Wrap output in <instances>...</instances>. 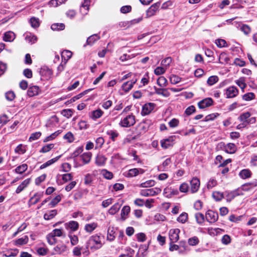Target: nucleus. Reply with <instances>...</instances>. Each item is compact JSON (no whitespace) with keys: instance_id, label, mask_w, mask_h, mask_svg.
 Instances as JSON below:
<instances>
[{"instance_id":"nucleus-1","label":"nucleus","mask_w":257,"mask_h":257,"mask_svg":"<svg viewBox=\"0 0 257 257\" xmlns=\"http://www.w3.org/2000/svg\"><path fill=\"white\" fill-rule=\"evenodd\" d=\"M100 236L97 235L91 236L87 242V247L95 250L100 248L102 246Z\"/></svg>"},{"instance_id":"nucleus-2","label":"nucleus","mask_w":257,"mask_h":257,"mask_svg":"<svg viewBox=\"0 0 257 257\" xmlns=\"http://www.w3.org/2000/svg\"><path fill=\"white\" fill-rule=\"evenodd\" d=\"M136 122L135 116L132 114H129L122 119L119 125L122 127H130L133 126Z\"/></svg>"},{"instance_id":"nucleus-3","label":"nucleus","mask_w":257,"mask_h":257,"mask_svg":"<svg viewBox=\"0 0 257 257\" xmlns=\"http://www.w3.org/2000/svg\"><path fill=\"white\" fill-rule=\"evenodd\" d=\"M161 192V189L158 187L142 190L140 194L143 196H151L158 195Z\"/></svg>"},{"instance_id":"nucleus-4","label":"nucleus","mask_w":257,"mask_h":257,"mask_svg":"<svg viewBox=\"0 0 257 257\" xmlns=\"http://www.w3.org/2000/svg\"><path fill=\"white\" fill-rule=\"evenodd\" d=\"M180 230L178 228L171 229L169 231V238L171 242H176L179 239Z\"/></svg>"},{"instance_id":"nucleus-5","label":"nucleus","mask_w":257,"mask_h":257,"mask_svg":"<svg viewBox=\"0 0 257 257\" xmlns=\"http://www.w3.org/2000/svg\"><path fill=\"white\" fill-rule=\"evenodd\" d=\"M206 219L210 223H214L218 219V213L212 210H208L206 213Z\"/></svg>"},{"instance_id":"nucleus-6","label":"nucleus","mask_w":257,"mask_h":257,"mask_svg":"<svg viewBox=\"0 0 257 257\" xmlns=\"http://www.w3.org/2000/svg\"><path fill=\"white\" fill-rule=\"evenodd\" d=\"M161 5L160 3L158 2L152 5L147 11L146 16L147 17H151L155 15Z\"/></svg>"},{"instance_id":"nucleus-7","label":"nucleus","mask_w":257,"mask_h":257,"mask_svg":"<svg viewBox=\"0 0 257 257\" xmlns=\"http://www.w3.org/2000/svg\"><path fill=\"white\" fill-rule=\"evenodd\" d=\"M43 196V192L36 193L29 200L28 205L30 207L38 203Z\"/></svg>"},{"instance_id":"nucleus-8","label":"nucleus","mask_w":257,"mask_h":257,"mask_svg":"<svg viewBox=\"0 0 257 257\" xmlns=\"http://www.w3.org/2000/svg\"><path fill=\"white\" fill-rule=\"evenodd\" d=\"M190 191L192 193L197 192L200 187V180L197 178H193L190 181Z\"/></svg>"},{"instance_id":"nucleus-9","label":"nucleus","mask_w":257,"mask_h":257,"mask_svg":"<svg viewBox=\"0 0 257 257\" xmlns=\"http://www.w3.org/2000/svg\"><path fill=\"white\" fill-rule=\"evenodd\" d=\"M155 104L154 103H148L145 104L142 108L141 114L143 115H146L150 114L154 109Z\"/></svg>"},{"instance_id":"nucleus-10","label":"nucleus","mask_w":257,"mask_h":257,"mask_svg":"<svg viewBox=\"0 0 257 257\" xmlns=\"http://www.w3.org/2000/svg\"><path fill=\"white\" fill-rule=\"evenodd\" d=\"M213 101L212 98L209 97L206 98L200 101L198 103V106L199 108L203 109L212 105L213 104Z\"/></svg>"},{"instance_id":"nucleus-11","label":"nucleus","mask_w":257,"mask_h":257,"mask_svg":"<svg viewBox=\"0 0 257 257\" xmlns=\"http://www.w3.org/2000/svg\"><path fill=\"white\" fill-rule=\"evenodd\" d=\"M256 187H257V180L255 179L243 184L241 186V189L244 191H249Z\"/></svg>"},{"instance_id":"nucleus-12","label":"nucleus","mask_w":257,"mask_h":257,"mask_svg":"<svg viewBox=\"0 0 257 257\" xmlns=\"http://www.w3.org/2000/svg\"><path fill=\"white\" fill-rule=\"evenodd\" d=\"M238 90L235 86H230L226 90V98H233L237 95Z\"/></svg>"},{"instance_id":"nucleus-13","label":"nucleus","mask_w":257,"mask_h":257,"mask_svg":"<svg viewBox=\"0 0 257 257\" xmlns=\"http://www.w3.org/2000/svg\"><path fill=\"white\" fill-rule=\"evenodd\" d=\"M67 250V246L63 244H58L53 248V254H61Z\"/></svg>"},{"instance_id":"nucleus-14","label":"nucleus","mask_w":257,"mask_h":257,"mask_svg":"<svg viewBox=\"0 0 257 257\" xmlns=\"http://www.w3.org/2000/svg\"><path fill=\"white\" fill-rule=\"evenodd\" d=\"M179 194V191L176 189H173L172 188H166L164 190V195L167 198H171L173 196L177 195Z\"/></svg>"},{"instance_id":"nucleus-15","label":"nucleus","mask_w":257,"mask_h":257,"mask_svg":"<svg viewBox=\"0 0 257 257\" xmlns=\"http://www.w3.org/2000/svg\"><path fill=\"white\" fill-rule=\"evenodd\" d=\"M175 136H171L167 139L161 141V146L165 149H167L169 147L172 146L173 144V142L175 140Z\"/></svg>"},{"instance_id":"nucleus-16","label":"nucleus","mask_w":257,"mask_h":257,"mask_svg":"<svg viewBox=\"0 0 257 257\" xmlns=\"http://www.w3.org/2000/svg\"><path fill=\"white\" fill-rule=\"evenodd\" d=\"M31 179L29 178L25 180L17 188L16 190V193L19 194L23 191L29 185Z\"/></svg>"},{"instance_id":"nucleus-17","label":"nucleus","mask_w":257,"mask_h":257,"mask_svg":"<svg viewBox=\"0 0 257 257\" xmlns=\"http://www.w3.org/2000/svg\"><path fill=\"white\" fill-rule=\"evenodd\" d=\"M144 172V170L142 169L134 168L128 170L126 176L128 177H135L138 175L139 173L143 174Z\"/></svg>"},{"instance_id":"nucleus-18","label":"nucleus","mask_w":257,"mask_h":257,"mask_svg":"<svg viewBox=\"0 0 257 257\" xmlns=\"http://www.w3.org/2000/svg\"><path fill=\"white\" fill-rule=\"evenodd\" d=\"M39 88L37 86H31L27 91L28 95L30 97H33L37 95L39 93Z\"/></svg>"},{"instance_id":"nucleus-19","label":"nucleus","mask_w":257,"mask_h":257,"mask_svg":"<svg viewBox=\"0 0 257 257\" xmlns=\"http://www.w3.org/2000/svg\"><path fill=\"white\" fill-rule=\"evenodd\" d=\"M121 206L122 203H119V202L115 203L109 209L108 213L111 215H114L119 211Z\"/></svg>"},{"instance_id":"nucleus-20","label":"nucleus","mask_w":257,"mask_h":257,"mask_svg":"<svg viewBox=\"0 0 257 257\" xmlns=\"http://www.w3.org/2000/svg\"><path fill=\"white\" fill-rule=\"evenodd\" d=\"M171 163V159L168 158L166 159L162 163V164L158 166V170L159 171H165L168 169V166Z\"/></svg>"},{"instance_id":"nucleus-21","label":"nucleus","mask_w":257,"mask_h":257,"mask_svg":"<svg viewBox=\"0 0 257 257\" xmlns=\"http://www.w3.org/2000/svg\"><path fill=\"white\" fill-rule=\"evenodd\" d=\"M15 34L11 31H8L4 34L3 40L6 42H12L15 39Z\"/></svg>"},{"instance_id":"nucleus-22","label":"nucleus","mask_w":257,"mask_h":257,"mask_svg":"<svg viewBox=\"0 0 257 257\" xmlns=\"http://www.w3.org/2000/svg\"><path fill=\"white\" fill-rule=\"evenodd\" d=\"M251 114L249 112H246L241 114L238 117V119L247 125V121L248 120L249 117L250 116Z\"/></svg>"},{"instance_id":"nucleus-23","label":"nucleus","mask_w":257,"mask_h":257,"mask_svg":"<svg viewBox=\"0 0 257 257\" xmlns=\"http://www.w3.org/2000/svg\"><path fill=\"white\" fill-rule=\"evenodd\" d=\"M155 93L158 95H162L164 97H167L170 96V93L167 89L158 88L154 87Z\"/></svg>"},{"instance_id":"nucleus-24","label":"nucleus","mask_w":257,"mask_h":257,"mask_svg":"<svg viewBox=\"0 0 257 257\" xmlns=\"http://www.w3.org/2000/svg\"><path fill=\"white\" fill-rule=\"evenodd\" d=\"M251 172L249 169H243L239 173V177L242 179H246L251 176Z\"/></svg>"},{"instance_id":"nucleus-25","label":"nucleus","mask_w":257,"mask_h":257,"mask_svg":"<svg viewBox=\"0 0 257 257\" xmlns=\"http://www.w3.org/2000/svg\"><path fill=\"white\" fill-rule=\"evenodd\" d=\"M137 80L136 79L134 81H127L125 83H124L122 85V89L123 90H124L125 92H128L133 87L134 84L136 82Z\"/></svg>"},{"instance_id":"nucleus-26","label":"nucleus","mask_w":257,"mask_h":257,"mask_svg":"<svg viewBox=\"0 0 257 257\" xmlns=\"http://www.w3.org/2000/svg\"><path fill=\"white\" fill-rule=\"evenodd\" d=\"M238 190H234L233 191H231L228 192L226 195V200L227 201L230 202L232 199H233L235 197L239 196L240 194L238 192Z\"/></svg>"},{"instance_id":"nucleus-27","label":"nucleus","mask_w":257,"mask_h":257,"mask_svg":"<svg viewBox=\"0 0 257 257\" xmlns=\"http://www.w3.org/2000/svg\"><path fill=\"white\" fill-rule=\"evenodd\" d=\"M29 241V237L27 235H25L24 236L18 238L17 240H15V244L16 245H22L26 244L28 243Z\"/></svg>"},{"instance_id":"nucleus-28","label":"nucleus","mask_w":257,"mask_h":257,"mask_svg":"<svg viewBox=\"0 0 257 257\" xmlns=\"http://www.w3.org/2000/svg\"><path fill=\"white\" fill-rule=\"evenodd\" d=\"M131 208L129 206L125 205L123 207L121 210V219L122 220H125L126 216H127L130 212Z\"/></svg>"},{"instance_id":"nucleus-29","label":"nucleus","mask_w":257,"mask_h":257,"mask_svg":"<svg viewBox=\"0 0 257 257\" xmlns=\"http://www.w3.org/2000/svg\"><path fill=\"white\" fill-rule=\"evenodd\" d=\"M225 151L227 153L233 154L236 151V147L234 144L229 143L225 147Z\"/></svg>"},{"instance_id":"nucleus-30","label":"nucleus","mask_w":257,"mask_h":257,"mask_svg":"<svg viewBox=\"0 0 257 257\" xmlns=\"http://www.w3.org/2000/svg\"><path fill=\"white\" fill-rule=\"evenodd\" d=\"M67 227L69 228L72 231H76L78 229L79 224L77 221H70L65 224Z\"/></svg>"},{"instance_id":"nucleus-31","label":"nucleus","mask_w":257,"mask_h":257,"mask_svg":"<svg viewBox=\"0 0 257 257\" xmlns=\"http://www.w3.org/2000/svg\"><path fill=\"white\" fill-rule=\"evenodd\" d=\"M100 39V37L98 34H93L89 37L86 41V43L88 45H92L95 42Z\"/></svg>"},{"instance_id":"nucleus-32","label":"nucleus","mask_w":257,"mask_h":257,"mask_svg":"<svg viewBox=\"0 0 257 257\" xmlns=\"http://www.w3.org/2000/svg\"><path fill=\"white\" fill-rule=\"evenodd\" d=\"M97 227V223L96 222H92L91 223H88L85 225L84 229L87 232H92Z\"/></svg>"},{"instance_id":"nucleus-33","label":"nucleus","mask_w":257,"mask_h":257,"mask_svg":"<svg viewBox=\"0 0 257 257\" xmlns=\"http://www.w3.org/2000/svg\"><path fill=\"white\" fill-rule=\"evenodd\" d=\"M106 159L103 155H98L95 160V163L99 166H103L105 163Z\"/></svg>"},{"instance_id":"nucleus-34","label":"nucleus","mask_w":257,"mask_h":257,"mask_svg":"<svg viewBox=\"0 0 257 257\" xmlns=\"http://www.w3.org/2000/svg\"><path fill=\"white\" fill-rule=\"evenodd\" d=\"M57 214V210H52L49 211L48 212L46 213L44 215V218L45 220H50L54 218Z\"/></svg>"},{"instance_id":"nucleus-35","label":"nucleus","mask_w":257,"mask_h":257,"mask_svg":"<svg viewBox=\"0 0 257 257\" xmlns=\"http://www.w3.org/2000/svg\"><path fill=\"white\" fill-rule=\"evenodd\" d=\"M92 154L90 152L84 153L80 156V157L84 164H88L91 158Z\"/></svg>"},{"instance_id":"nucleus-36","label":"nucleus","mask_w":257,"mask_h":257,"mask_svg":"<svg viewBox=\"0 0 257 257\" xmlns=\"http://www.w3.org/2000/svg\"><path fill=\"white\" fill-rule=\"evenodd\" d=\"M91 118L93 119H96L100 118L103 114V111L100 109H98L92 112Z\"/></svg>"},{"instance_id":"nucleus-37","label":"nucleus","mask_w":257,"mask_h":257,"mask_svg":"<svg viewBox=\"0 0 257 257\" xmlns=\"http://www.w3.org/2000/svg\"><path fill=\"white\" fill-rule=\"evenodd\" d=\"M25 39L31 44L35 43L37 41V37L35 35H32L30 33L26 34Z\"/></svg>"},{"instance_id":"nucleus-38","label":"nucleus","mask_w":257,"mask_h":257,"mask_svg":"<svg viewBox=\"0 0 257 257\" xmlns=\"http://www.w3.org/2000/svg\"><path fill=\"white\" fill-rule=\"evenodd\" d=\"M72 56V52L68 50H64L61 53V57L62 59H64L66 64V61L69 59Z\"/></svg>"},{"instance_id":"nucleus-39","label":"nucleus","mask_w":257,"mask_h":257,"mask_svg":"<svg viewBox=\"0 0 257 257\" xmlns=\"http://www.w3.org/2000/svg\"><path fill=\"white\" fill-rule=\"evenodd\" d=\"M51 28L53 31L63 30L65 29V25L63 23H55L52 25Z\"/></svg>"},{"instance_id":"nucleus-40","label":"nucleus","mask_w":257,"mask_h":257,"mask_svg":"<svg viewBox=\"0 0 257 257\" xmlns=\"http://www.w3.org/2000/svg\"><path fill=\"white\" fill-rule=\"evenodd\" d=\"M28 169V165L26 164H23L17 167L15 169V172L18 174H22L25 172Z\"/></svg>"},{"instance_id":"nucleus-41","label":"nucleus","mask_w":257,"mask_h":257,"mask_svg":"<svg viewBox=\"0 0 257 257\" xmlns=\"http://www.w3.org/2000/svg\"><path fill=\"white\" fill-rule=\"evenodd\" d=\"M157 83L161 87H165L167 84V80L164 76H160L158 78Z\"/></svg>"},{"instance_id":"nucleus-42","label":"nucleus","mask_w":257,"mask_h":257,"mask_svg":"<svg viewBox=\"0 0 257 257\" xmlns=\"http://www.w3.org/2000/svg\"><path fill=\"white\" fill-rule=\"evenodd\" d=\"M61 196L59 195H57L52 200L48 205L51 207H55L61 201Z\"/></svg>"},{"instance_id":"nucleus-43","label":"nucleus","mask_w":257,"mask_h":257,"mask_svg":"<svg viewBox=\"0 0 257 257\" xmlns=\"http://www.w3.org/2000/svg\"><path fill=\"white\" fill-rule=\"evenodd\" d=\"M62 130H58L54 133L52 134L49 136L47 137L44 140V142H46L51 140H53L55 139L56 137H57L59 134H60L62 133Z\"/></svg>"},{"instance_id":"nucleus-44","label":"nucleus","mask_w":257,"mask_h":257,"mask_svg":"<svg viewBox=\"0 0 257 257\" xmlns=\"http://www.w3.org/2000/svg\"><path fill=\"white\" fill-rule=\"evenodd\" d=\"M107 135L109 136L110 139L112 141H115V139L118 136L119 134L116 131L110 130L107 131L106 133Z\"/></svg>"},{"instance_id":"nucleus-45","label":"nucleus","mask_w":257,"mask_h":257,"mask_svg":"<svg viewBox=\"0 0 257 257\" xmlns=\"http://www.w3.org/2000/svg\"><path fill=\"white\" fill-rule=\"evenodd\" d=\"M188 219V214L187 213L183 212L181 213L177 218V220L182 223H184Z\"/></svg>"},{"instance_id":"nucleus-46","label":"nucleus","mask_w":257,"mask_h":257,"mask_svg":"<svg viewBox=\"0 0 257 257\" xmlns=\"http://www.w3.org/2000/svg\"><path fill=\"white\" fill-rule=\"evenodd\" d=\"M54 147V145L53 144L46 145L41 149V150L40 151V152L42 153H47L49 152L51 149H52Z\"/></svg>"},{"instance_id":"nucleus-47","label":"nucleus","mask_w":257,"mask_h":257,"mask_svg":"<svg viewBox=\"0 0 257 257\" xmlns=\"http://www.w3.org/2000/svg\"><path fill=\"white\" fill-rule=\"evenodd\" d=\"M47 239L48 242L51 245L55 244L57 241V239L52 233H50L47 235Z\"/></svg>"},{"instance_id":"nucleus-48","label":"nucleus","mask_w":257,"mask_h":257,"mask_svg":"<svg viewBox=\"0 0 257 257\" xmlns=\"http://www.w3.org/2000/svg\"><path fill=\"white\" fill-rule=\"evenodd\" d=\"M213 198L217 201H220L223 198V194L220 192L215 191L212 193Z\"/></svg>"},{"instance_id":"nucleus-49","label":"nucleus","mask_w":257,"mask_h":257,"mask_svg":"<svg viewBox=\"0 0 257 257\" xmlns=\"http://www.w3.org/2000/svg\"><path fill=\"white\" fill-rule=\"evenodd\" d=\"M134 253V249L130 247H127L124 249V252L123 254L126 257H133Z\"/></svg>"},{"instance_id":"nucleus-50","label":"nucleus","mask_w":257,"mask_h":257,"mask_svg":"<svg viewBox=\"0 0 257 257\" xmlns=\"http://www.w3.org/2000/svg\"><path fill=\"white\" fill-rule=\"evenodd\" d=\"M155 184V181L153 180H148L146 181L145 182L141 183L140 186L144 188H148L154 186Z\"/></svg>"},{"instance_id":"nucleus-51","label":"nucleus","mask_w":257,"mask_h":257,"mask_svg":"<svg viewBox=\"0 0 257 257\" xmlns=\"http://www.w3.org/2000/svg\"><path fill=\"white\" fill-rule=\"evenodd\" d=\"M15 97V94L13 91H9L5 93V97L8 101L13 100Z\"/></svg>"},{"instance_id":"nucleus-52","label":"nucleus","mask_w":257,"mask_h":257,"mask_svg":"<svg viewBox=\"0 0 257 257\" xmlns=\"http://www.w3.org/2000/svg\"><path fill=\"white\" fill-rule=\"evenodd\" d=\"M58 160V158H54V159H51L49 161H48L47 162H46V163L43 164L40 167V168L41 169H43L48 166H49L50 165L53 164L54 163H55L57 160Z\"/></svg>"},{"instance_id":"nucleus-53","label":"nucleus","mask_w":257,"mask_h":257,"mask_svg":"<svg viewBox=\"0 0 257 257\" xmlns=\"http://www.w3.org/2000/svg\"><path fill=\"white\" fill-rule=\"evenodd\" d=\"M147 249L144 247L140 248L136 257H145L147 255Z\"/></svg>"},{"instance_id":"nucleus-54","label":"nucleus","mask_w":257,"mask_h":257,"mask_svg":"<svg viewBox=\"0 0 257 257\" xmlns=\"http://www.w3.org/2000/svg\"><path fill=\"white\" fill-rule=\"evenodd\" d=\"M114 233L115 232L112 229L108 228L107 231V239L109 241L113 240L115 238Z\"/></svg>"},{"instance_id":"nucleus-55","label":"nucleus","mask_w":257,"mask_h":257,"mask_svg":"<svg viewBox=\"0 0 257 257\" xmlns=\"http://www.w3.org/2000/svg\"><path fill=\"white\" fill-rule=\"evenodd\" d=\"M30 23L31 24V26L33 28H37L40 25L39 20L38 19L36 18L35 17L32 18L30 20Z\"/></svg>"},{"instance_id":"nucleus-56","label":"nucleus","mask_w":257,"mask_h":257,"mask_svg":"<svg viewBox=\"0 0 257 257\" xmlns=\"http://www.w3.org/2000/svg\"><path fill=\"white\" fill-rule=\"evenodd\" d=\"M195 218L198 224H202L204 221V216L201 213H197L195 214Z\"/></svg>"},{"instance_id":"nucleus-57","label":"nucleus","mask_w":257,"mask_h":257,"mask_svg":"<svg viewBox=\"0 0 257 257\" xmlns=\"http://www.w3.org/2000/svg\"><path fill=\"white\" fill-rule=\"evenodd\" d=\"M181 78L175 75H172L170 77V81L173 84H176L180 82Z\"/></svg>"},{"instance_id":"nucleus-58","label":"nucleus","mask_w":257,"mask_h":257,"mask_svg":"<svg viewBox=\"0 0 257 257\" xmlns=\"http://www.w3.org/2000/svg\"><path fill=\"white\" fill-rule=\"evenodd\" d=\"M254 97H255V95L252 92H249V93H246L242 96V99L245 101L251 100L254 99Z\"/></svg>"},{"instance_id":"nucleus-59","label":"nucleus","mask_w":257,"mask_h":257,"mask_svg":"<svg viewBox=\"0 0 257 257\" xmlns=\"http://www.w3.org/2000/svg\"><path fill=\"white\" fill-rule=\"evenodd\" d=\"M240 30L246 35H248L251 32V28L246 24H243L240 28Z\"/></svg>"},{"instance_id":"nucleus-60","label":"nucleus","mask_w":257,"mask_h":257,"mask_svg":"<svg viewBox=\"0 0 257 257\" xmlns=\"http://www.w3.org/2000/svg\"><path fill=\"white\" fill-rule=\"evenodd\" d=\"M218 81V78L216 76H211L207 80V84L209 85H212Z\"/></svg>"},{"instance_id":"nucleus-61","label":"nucleus","mask_w":257,"mask_h":257,"mask_svg":"<svg viewBox=\"0 0 257 257\" xmlns=\"http://www.w3.org/2000/svg\"><path fill=\"white\" fill-rule=\"evenodd\" d=\"M188 242L190 245H196L199 243V239L197 237L194 236L189 238Z\"/></svg>"},{"instance_id":"nucleus-62","label":"nucleus","mask_w":257,"mask_h":257,"mask_svg":"<svg viewBox=\"0 0 257 257\" xmlns=\"http://www.w3.org/2000/svg\"><path fill=\"white\" fill-rule=\"evenodd\" d=\"M65 140H67L69 143H72L74 140V135L70 132H68L63 137Z\"/></svg>"},{"instance_id":"nucleus-63","label":"nucleus","mask_w":257,"mask_h":257,"mask_svg":"<svg viewBox=\"0 0 257 257\" xmlns=\"http://www.w3.org/2000/svg\"><path fill=\"white\" fill-rule=\"evenodd\" d=\"M41 136V133L39 132L33 133L31 135L29 138V141L30 142L36 140L38 139Z\"/></svg>"},{"instance_id":"nucleus-64","label":"nucleus","mask_w":257,"mask_h":257,"mask_svg":"<svg viewBox=\"0 0 257 257\" xmlns=\"http://www.w3.org/2000/svg\"><path fill=\"white\" fill-rule=\"evenodd\" d=\"M102 174L103 177L107 179H111L113 177V174L106 170H103L102 171Z\"/></svg>"}]
</instances>
